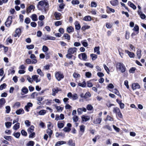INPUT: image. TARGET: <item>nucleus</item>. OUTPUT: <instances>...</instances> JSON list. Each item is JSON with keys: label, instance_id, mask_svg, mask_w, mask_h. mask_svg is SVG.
<instances>
[{"label": "nucleus", "instance_id": "nucleus-9", "mask_svg": "<svg viewBox=\"0 0 146 146\" xmlns=\"http://www.w3.org/2000/svg\"><path fill=\"white\" fill-rule=\"evenodd\" d=\"M132 88L133 90H135L137 89H140V86L139 84L137 83H133L132 84Z\"/></svg>", "mask_w": 146, "mask_h": 146}, {"label": "nucleus", "instance_id": "nucleus-61", "mask_svg": "<svg viewBox=\"0 0 146 146\" xmlns=\"http://www.w3.org/2000/svg\"><path fill=\"white\" fill-rule=\"evenodd\" d=\"M31 22V20L29 17H27L25 19V22L27 24H29Z\"/></svg>", "mask_w": 146, "mask_h": 146}, {"label": "nucleus", "instance_id": "nucleus-24", "mask_svg": "<svg viewBox=\"0 0 146 146\" xmlns=\"http://www.w3.org/2000/svg\"><path fill=\"white\" fill-rule=\"evenodd\" d=\"M141 49L140 48H139L137 50V57L138 59H140L141 56Z\"/></svg>", "mask_w": 146, "mask_h": 146}, {"label": "nucleus", "instance_id": "nucleus-20", "mask_svg": "<svg viewBox=\"0 0 146 146\" xmlns=\"http://www.w3.org/2000/svg\"><path fill=\"white\" fill-rule=\"evenodd\" d=\"M5 102L6 101L4 98H1L0 99V108L2 107Z\"/></svg>", "mask_w": 146, "mask_h": 146}, {"label": "nucleus", "instance_id": "nucleus-23", "mask_svg": "<svg viewBox=\"0 0 146 146\" xmlns=\"http://www.w3.org/2000/svg\"><path fill=\"white\" fill-rule=\"evenodd\" d=\"M16 113L17 115L22 114L24 113V111L23 109L21 108L18 110H17L16 111Z\"/></svg>", "mask_w": 146, "mask_h": 146}, {"label": "nucleus", "instance_id": "nucleus-57", "mask_svg": "<svg viewBox=\"0 0 146 146\" xmlns=\"http://www.w3.org/2000/svg\"><path fill=\"white\" fill-rule=\"evenodd\" d=\"M42 50L44 52H45L48 50V48L47 46L44 45L42 47Z\"/></svg>", "mask_w": 146, "mask_h": 146}, {"label": "nucleus", "instance_id": "nucleus-34", "mask_svg": "<svg viewBox=\"0 0 146 146\" xmlns=\"http://www.w3.org/2000/svg\"><path fill=\"white\" fill-rule=\"evenodd\" d=\"M100 47L97 46L95 47L94 49V51L95 52H97L96 53L98 54H100Z\"/></svg>", "mask_w": 146, "mask_h": 146}, {"label": "nucleus", "instance_id": "nucleus-6", "mask_svg": "<svg viewBox=\"0 0 146 146\" xmlns=\"http://www.w3.org/2000/svg\"><path fill=\"white\" fill-rule=\"evenodd\" d=\"M12 17L11 16H8L5 23V25L7 27H9L12 22Z\"/></svg>", "mask_w": 146, "mask_h": 146}, {"label": "nucleus", "instance_id": "nucleus-53", "mask_svg": "<svg viewBox=\"0 0 146 146\" xmlns=\"http://www.w3.org/2000/svg\"><path fill=\"white\" fill-rule=\"evenodd\" d=\"M80 131L82 133H84L85 131V126L82 125L80 126Z\"/></svg>", "mask_w": 146, "mask_h": 146}, {"label": "nucleus", "instance_id": "nucleus-5", "mask_svg": "<svg viewBox=\"0 0 146 146\" xmlns=\"http://www.w3.org/2000/svg\"><path fill=\"white\" fill-rule=\"evenodd\" d=\"M113 112L116 113V116L117 117L122 118H123V116L119 108L117 107L114 108L113 109Z\"/></svg>", "mask_w": 146, "mask_h": 146}, {"label": "nucleus", "instance_id": "nucleus-58", "mask_svg": "<svg viewBox=\"0 0 146 146\" xmlns=\"http://www.w3.org/2000/svg\"><path fill=\"white\" fill-rule=\"evenodd\" d=\"M37 72L38 74H39L41 76H43L44 74L43 72H42L41 70L40 69H38L37 70Z\"/></svg>", "mask_w": 146, "mask_h": 146}, {"label": "nucleus", "instance_id": "nucleus-64", "mask_svg": "<svg viewBox=\"0 0 146 146\" xmlns=\"http://www.w3.org/2000/svg\"><path fill=\"white\" fill-rule=\"evenodd\" d=\"M85 76L87 78H90L91 77L92 74L89 72H87L85 73Z\"/></svg>", "mask_w": 146, "mask_h": 146}, {"label": "nucleus", "instance_id": "nucleus-36", "mask_svg": "<svg viewBox=\"0 0 146 146\" xmlns=\"http://www.w3.org/2000/svg\"><path fill=\"white\" fill-rule=\"evenodd\" d=\"M90 28V26L84 25L81 28V30L82 31H85L86 29H88Z\"/></svg>", "mask_w": 146, "mask_h": 146}, {"label": "nucleus", "instance_id": "nucleus-55", "mask_svg": "<svg viewBox=\"0 0 146 146\" xmlns=\"http://www.w3.org/2000/svg\"><path fill=\"white\" fill-rule=\"evenodd\" d=\"M71 3L73 5H76L80 3V2L78 0H72Z\"/></svg>", "mask_w": 146, "mask_h": 146}, {"label": "nucleus", "instance_id": "nucleus-38", "mask_svg": "<svg viewBox=\"0 0 146 146\" xmlns=\"http://www.w3.org/2000/svg\"><path fill=\"white\" fill-rule=\"evenodd\" d=\"M136 69L135 67H132L129 70V72L130 73H134Z\"/></svg>", "mask_w": 146, "mask_h": 146}, {"label": "nucleus", "instance_id": "nucleus-26", "mask_svg": "<svg viewBox=\"0 0 146 146\" xmlns=\"http://www.w3.org/2000/svg\"><path fill=\"white\" fill-rule=\"evenodd\" d=\"M35 8V7L34 6L32 5H31L27 8V12L28 13H30L32 9H34Z\"/></svg>", "mask_w": 146, "mask_h": 146}, {"label": "nucleus", "instance_id": "nucleus-11", "mask_svg": "<svg viewBox=\"0 0 146 146\" xmlns=\"http://www.w3.org/2000/svg\"><path fill=\"white\" fill-rule=\"evenodd\" d=\"M75 26V29L76 30L78 31L80 30L81 29V26L79 23V22L77 21H76L74 23Z\"/></svg>", "mask_w": 146, "mask_h": 146}, {"label": "nucleus", "instance_id": "nucleus-4", "mask_svg": "<svg viewBox=\"0 0 146 146\" xmlns=\"http://www.w3.org/2000/svg\"><path fill=\"white\" fill-rule=\"evenodd\" d=\"M55 77L58 81H60L64 78V76L61 72L58 71L56 72Z\"/></svg>", "mask_w": 146, "mask_h": 146}, {"label": "nucleus", "instance_id": "nucleus-35", "mask_svg": "<svg viewBox=\"0 0 146 146\" xmlns=\"http://www.w3.org/2000/svg\"><path fill=\"white\" fill-rule=\"evenodd\" d=\"M21 106V104L19 102H16L14 104L13 107L14 108H18Z\"/></svg>", "mask_w": 146, "mask_h": 146}, {"label": "nucleus", "instance_id": "nucleus-41", "mask_svg": "<svg viewBox=\"0 0 146 146\" xmlns=\"http://www.w3.org/2000/svg\"><path fill=\"white\" fill-rule=\"evenodd\" d=\"M66 142L63 141H58L56 142V145L60 146V145H62L64 144H66Z\"/></svg>", "mask_w": 146, "mask_h": 146}, {"label": "nucleus", "instance_id": "nucleus-44", "mask_svg": "<svg viewBox=\"0 0 146 146\" xmlns=\"http://www.w3.org/2000/svg\"><path fill=\"white\" fill-rule=\"evenodd\" d=\"M47 133L49 135L50 137L52 133V131L50 128H48L47 130Z\"/></svg>", "mask_w": 146, "mask_h": 146}, {"label": "nucleus", "instance_id": "nucleus-15", "mask_svg": "<svg viewBox=\"0 0 146 146\" xmlns=\"http://www.w3.org/2000/svg\"><path fill=\"white\" fill-rule=\"evenodd\" d=\"M45 38H44L43 39L45 40H55L56 38L55 37H53L52 36H50L49 35H45L44 36Z\"/></svg>", "mask_w": 146, "mask_h": 146}, {"label": "nucleus", "instance_id": "nucleus-56", "mask_svg": "<svg viewBox=\"0 0 146 146\" xmlns=\"http://www.w3.org/2000/svg\"><path fill=\"white\" fill-rule=\"evenodd\" d=\"M101 121V119H94L93 122L94 124H96L100 123Z\"/></svg>", "mask_w": 146, "mask_h": 146}, {"label": "nucleus", "instance_id": "nucleus-2", "mask_svg": "<svg viewBox=\"0 0 146 146\" xmlns=\"http://www.w3.org/2000/svg\"><path fill=\"white\" fill-rule=\"evenodd\" d=\"M77 49L75 47H70L68 49L67 52L68 53L66 55V57L69 59L72 58L74 60H75L76 57L75 56L72 55L73 54L76 53V54Z\"/></svg>", "mask_w": 146, "mask_h": 146}, {"label": "nucleus", "instance_id": "nucleus-45", "mask_svg": "<svg viewBox=\"0 0 146 146\" xmlns=\"http://www.w3.org/2000/svg\"><path fill=\"white\" fill-rule=\"evenodd\" d=\"M74 78H80V75L77 72H74L73 75Z\"/></svg>", "mask_w": 146, "mask_h": 146}, {"label": "nucleus", "instance_id": "nucleus-51", "mask_svg": "<svg viewBox=\"0 0 146 146\" xmlns=\"http://www.w3.org/2000/svg\"><path fill=\"white\" fill-rule=\"evenodd\" d=\"M13 135L16 138H18L20 135V132L14 133L13 134Z\"/></svg>", "mask_w": 146, "mask_h": 146}, {"label": "nucleus", "instance_id": "nucleus-30", "mask_svg": "<svg viewBox=\"0 0 146 146\" xmlns=\"http://www.w3.org/2000/svg\"><path fill=\"white\" fill-rule=\"evenodd\" d=\"M57 125L58 127L60 129L62 128L64 126L63 123L61 121L58 122Z\"/></svg>", "mask_w": 146, "mask_h": 146}, {"label": "nucleus", "instance_id": "nucleus-28", "mask_svg": "<svg viewBox=\"0 0 146 146\" xmlns=\"http://www.w3.org/2000/svg\"><path fill=\"white\" fill-rule=\"evenodd\" d=\"M91 20V17L89 15L86 16L83 19V20L86 21H90Z\"/></svg>", "mask_w": 146, "mask_h": 146}, {"label": "nucleus", "instance_id": "nucleus-18", "mask_svg": "<svg viewBox=\"0 0 146 146\" xmlns=\"http://www.w3.org/2000/svg\"><path fill=\"white\" fill-rule=\"evenodd\" d=\"M106 8L107 9L106 10V12L108 13H110L111 12L114 13L115 11L114 9L110 7L109 6H107Z\"/></svg>", "mask_w": 146, "mask_h": 146}, {"label": "nucleus", "instance_id": "nucleus-25", "mask_svg": "<svg viewBox=\"0 0 146 146\" xmlns=\"http://www.w3.org/2000/svg\"><path fill=\"white\" fill-rule=\"evenodd\" d=\"M78 86L81 87L82 88H85L86 87V84L85 81H83L82 83H78Z\"/></svg>", "mask_w": 146, "mask_h": 146}, {"label": "nucleus", "instance_id": "nucleus-40", "mask_svg": "<svg viewBox=\"0 0 146 146\" xmlns=\"http://www.w3.org/2000/svg\"><path fill=\"white\" fill-rule=\"evenodd\" d=\"M20 124L17 123L15 124L13 127V129L15 130H16L19 128Z\"/></svg>", "mask_w": 146, "mask_h": 146}, {"label": "nucleus", "instance_id": "nucleus-22", "mask_svg": "<svg viewBox=\"0 0 146 146\" xmlns=\"http://www.w3.org/2000/svg\"><path fill=\"white\" fill-rule=\"evenodd\" d=\"M67 31L68 33L73 32L74 31V28L72 26H69L67 27Z\"/></svg>", "mask_w": 146, "mask_h": 146}, {"label": "nucleus", "instance_id": "nucleus-63", "mask_svg": "<svg viewBox=\"0 0 146 146\" xmlns=\"http://www.w3.org/2000/svg\"><path fill=\"white\" fill-rule=\"evenodd\" d=\"M38 95V94L37 92H34L31 95V96L32 98H34L35 97L37 96Z\"/></svg>", "mask_w": 146, "mask_h": 146}, {"label": "nucleus", "instance_id": "nucleus-49", "mask_svg": "<svg viewBox=\"0 0 146 146\" xmlns=\"http://www.w3.org/2000/svg\"><path fill=\"white\" fill-rule=\"evenodd\" d=\"M35 143L33 141H29L27 144V146H34Z\"/></svg>", "mask_w": 146, "mask_h": 146}, {"label": "nucleus", "instance_id": "nucleus-33", "mask_svg": "<svg viewBox=\"0 0 146 146\" xmlns=\"http://www.w3.org/2000/svg\"><path fill=\"white\" fill-rule=\"evenodd\" d=\"M67 144L70 146H75V143L73 142L72 139L69 140Z\"/></svg>", "mask_w": 146, "mask_h": 146}, {"label": "nucleus", "instance_id": "nucleus-42", "mask_svg": "<svg viewBox=\"0 0 146 146\" xmlns=\"http://www.w3.org/2000/svg\"><path fill=\"white\" fill-rule=\"evenodd\" d=\"M22 91L25 94H26L28 92V89L26 87H24L22 88Z\"/></svg>", "mask_w": 146, "mask_h": 146}, {"label": "nucleus", "instance_id": "nucleus-1", "mask_svg": "<svg viewBox=\"0 0 146 146\" xmlns=\"http://www.w3.org/2000/svg\"><path fill=\"white\" fill-rule=\"evenodd\" d=\"M49 3L47 0H43L39 2L37 5V7L40 10H43L45 11L48 10Z\"/></svg>", "mask_w": 146, "mask_h": 146}, {"label": "nucleus", "instance_id": "nucleus-32", "mask_svg": "<svg viewBox=\"0 0 146 146\" xmlns=\"http://www.w3.org/2000/svg\"><path fill=\"white\" fill-rule=\"evenodd\" d=\"M34 130V127L33 126H31L30 127L27 129V131L28 133H30L33 132Z\"/></svg>", "mask_w": 146, "mask_h": 146}, {"label": "nucleus", "instance_id": "nucleus-50", "mask_svg": "<svg viewBox=\"0 0 146 146\" xmlns=\"http://www.w3.org/2000/svg\"><path fill=\"white\" fill-rule=\"evenodd\" d=\"M87 87L90 88L93 86V84L91 82V80H89L87 82Z\"/></svg>", "mask_w": 146, "mask_h": 146}, {"label": "nucleus", "instance_id": "nucleus-16", "mask_svg": "<svg viewBox=\"0 0 146 146\" xmlns=\"http://www.w3.org/2000/svg\"><path fill=\"white\" fill-rule=\"evenodd\" d=\"M61 15L60 13L58 12H55L54 14L56 19L57 20H60V17Z\"/></svg>", "mask_w": 146, "mask_h": 146}, {"label": "nucleus", "instance_id": "nucleus-8", "mask_svg": "<svg viewBox=\"0 0 146 146\" xmlns=\"http://www.w3.org/2000/svg\"><path fill=\"white\" fill-rule=\"evenodd\" d=\"M33 61H31V60L29 58L27 59L26 60L25 62L27 64H29L31 63L36 64L37 62V60L35 59H33Z\"/></svg>", "mask_w": 146, "mask_h": 146}, {"label": "nucleus", "instance_id": "nucleus-13", "mask_svg": "<svg viewBox=\"0 0 146 146\" xmlns=\"http://www.w3.org/2000/svg\"><path fill=\"white\" fill-rule=\"evenodd\" d=\"M125 53H127L129 57L131 58H133L135 57V54L134 53L130 52L129 50H125Z\"/></svg>", "mask_w": 146, "mask_h": 146}, {"label": "nucleus", "instance_id": "nucleus-52", "mask_svg": "<svg viewBox=\"0 0 146 146\" xmlns=\"http://www.w3.org/2000/svg\"><path fill=\"white\" fill-rule=\"evenodd\" d=\"M55 107L58 111H62L64 109L63 107H61L60 106H56Z\"/></svg>", "mask_w": 146, "mask_h": 146}, {"label": "nucleus", "instance_id": "nucleus-47", "mask_svg": "<svg viewBox=\"0 0 146 146\" xmlns=\"http://www.w3.org/2000/svg\"><path fill=\"white\" fill-rule=\"evenodd\" d=\"M26 47L27 49L30 50L33 49L34 47V45L33 44H32L29 45H27Z\"/></svg>", "mask_w": 146, "mask_h": 146}, {"label": "nucleus", "instance_id": "nucleus-27", "mask_svg": "<svg viewBox=\"0 0 146 146\" xmlns=\"http://www.w3.org/2000/svg\"><path fill=\"white\" fill-rule=\"evenodd\" d=\"M39 76L38 75H35L32 76V78L34 81H35L36 82H38L40 81V80H38V78Z\"/></svg>", "mask_w": 146, "mask_h": 146}, {"label": "nucleus", "instance_id": "nucleus-59", "mask_svg": "<svg viewBox=\"0 0 146 146\" xmlns=\"http://www.w3.org/2000/svg\"><path fill=\"white\" fill-rule=\"evenodd\" d=\"M129 33L127 31H126L125 38L126 39L128 40L129 38Z\"/></svg>", "mask_w": 146, "mask_h": 146}, {"label": "nucleus", "instance_id": "nucleus-46", "mask_svg": "<svg viewBox=\"0 0 146 146\" xmlns=\"http://www.w3.org/2000/svg\"><path fill=\"white\" fill-rule=\"evenodd\" d=\"M84 65L90 68H92L93 67V66L90 62H86L85 63Z\"/></svg>", "mask_w": 146, "mask_h": 146}, {"label": "nucleus", "instance_id": "nucleus-48", "mask_svg": "<svg viewBox=\"0 0 146 146\" xmlns=\"http://www.w3.org/2000/svg\"><path fill=\"white\" fill-rule=\"evenodd\" d=\"M97 6V3L95 2L92 1L91 2V7H96Z\"/></svg>", "mask_w": 146, "mask_h": 146}, {"label": "nucleus", "instance_id": "nucleus-43", "mask_svg": "<svg viewBox=\"0 0 146 146\" xmlns=\"http://www.w3.org/2000/svg\"><path fill=\"white\" fill-rule=\"evenodd\" d=\"M5 124L7 128L8 129L10 128L11 127L12 125V123L11 122H6L5 123Z\"/></svg>", "mask_w": 146, "mask_h": 146}, {"label": "nucleus", "instance_id": "nucleus-54", "mask_svg": "<svg viewBox=\"0 0 146 146\" xmlns=\"http://www.w3.org/2000/svg\"><path fill=\"white\" fill-rule=\"evenodd\" d=\"M5 108L6 109V112L7 113H9L11 110V108L10 106H7L5 107Z\"/></svg>", "mask_w": 146, "mask_h": 146}, {"label": "nucleus", "instance_id": "nucleus-60", "mask_svg": "<svg viewBox=\"0 0 146 146\" xmlns=\"http://www.w3.org/2000/svg\"><path fill=\"white\" fill-rule=\"evenodd\" d=\"M6 86L7 85L5 83H3V84L1 85L0 86V90H3V89L5 88Z\"/></svg>", "mask_w": 146, "mask_h": 146}, {"label": "nucleus", "instance_id": "nucleus-17", "mask_svg": "<svg viewBox=\"0 0 146 146\" xmlns=\"http://www.w3.org/2000/svg\"><path fill=\"white\" fill-rule=\"evenodd\" d=\"M110 4L113 6H115L118 4V0H114L110 1Z\"/></svg>", "mask_w": 146, "mask_h": 146}, {"label": "nucleus", "instance_id": "nucleus-31", "mask_svg": "<svg viewBox=\"0 0 146 146\" xmlns=\"http://www.w3.org/2000/svg\"><path fill=\"white\" fill-rule=\"evenodd\" d=\"M31 17L33 21H36L38 20L37 16L35 14L32 15Z\"/></svg>", "mask_w": 146, "mask_h": 146}, {"label": "nucleus", "instance_id": "nucleus-21", "mask_svg": "<svg viewBox=\"0 0 146 146\" xmlns=\"http://www.w3.org/2000/svg\"><path fill=\"white\" fill-rule=\"evenodd\" d=\"M14 66L11 67L8 71V75H9L10 74H13L15 72V71L14 70Z\"/></svg>", "mask_w": 146, "mask_h": 146}, {"label": "nucleus", "instance_id": "nucleus-10", "mask_svg": "<svg viewBox=\"0 0 146 146\" xmlns=\"http://www.w3.org/2000/svg\"><path fill=\"white\" fill-rule=\"evenodd\" d=\"M21 31L20 28H17L15 30V34L14 35L15 37H16L17 36L19 37L21 35Z\"/></svg>", "mask_w": 146, "mask_h": 146}, {"label": "nucleus", "instance_id": "nucleus-39", "mask_svg": "<svg viewBox=\"0 0 146 146\" xmlns=\"http://www.w3.org/2000/svg\"><path fill=\"white\" fill-rule=\"evenodd\" d=\"M61 90L60 89L58 88V87H56L55 88H54L52 89V91L53 92H55L57 93L58 91H61Z\"/></svg>", "mask_w": 146, "mask_h": 146}, {"label": "nucleus", "instance_id": "nucleus-3", "mask_svg": "<svg viewBox=\"0 0 146 146\" xmlns=\"http://www.w3.org/2000/svg\"><path fill=\"white\" fill-rule=\"evenodd\" d=\"M117 69H119L121 73H124L126 70V68L122 62H117L115 64Z\"/></svg>", "mask_w": 146, "mask_h": 146}, {"label": "nucleus", "instance_id": "nucleus-19", "mask_svg": "<svg viewBox=\"0 0 146 146\" xmlns=\"http://www.w3.org/2000/svg\"><path fill=\"white\" fill-rule=\"evenodd\" d=\"M127 4L134 10H135L136 9L135 5L130 1L128 2Z\"/></svg>", "mask_w": 146, "mask_h": 146}, {"label": "nucleus", "instance_id": "nucleus-62", "mask_svg": "<svg viewBox=\"0 0 146 146\" xmlns=\"http://www.w3.org/2000/svg\"><path fill=\"white\" fill-rule=\"evenodd\" d=\"M86 108L88 110H91L93 109V107L91 105L88 104Z\"/></svg>", "mask_w": 146, "mask_h": 146}, {"label": "nucleus", "instance_id": "nucleus-12", "mask_svg": "<svg viewBox=\"0 0 146 146\" xmlns=\"http://www.w3.org/2000/svg\"><path fill=\"white\" fill-rule=\"evenodd\" d=\"M33 104L31 102H28L27 103V105L25 106V109L27 111H29L30 107L33 106Z\"/></svg>", "mask_w": 146, "mask_h": 146}, {"label": "nucleus", "instance_id": "nucleus-7", "mask_svg": "<svg viewBox=\"0 0 146 146\" xmlns=\"http://www.w3.org/2000/svg\"><path fill=\"white\" fill-rule=\"evenodd\" d=\"M79 58L80 59H82L84 61H86L87 58V55L85 53H81L78 55Z\"/></svg>", "mask_w": 146, "mask_h": 146}, {"label": "nucleus", "instance_id": "nucleus-29", "mask_svg": "<svg viewBox=\"0 0 146 146\" xmlns=\"http://www.w3.org/2000/svg\"><path fill=\"white\" fill-rule=\"evenodd\" d=\"M133 30L134 31L136 32L137 34L139 33V26L135 24Z\"/></svg>", "mask_w": 146, "mask_h": 146}, {"label": "nucleus", "instance_id": "nucleus-37", "mask_svg": "<svg viewBox=\"0 0 146 146\" xmlns=\"http://www.w3.org/2000/svg\"><path fill=\"white\" fill-rule=\"evenodd\" d=\"M90 57L93 60H96L98 56L97 55L94 54H90Z\"/></svg>", "mask_w": 146, "mask_h": 146}, {"label": "nucleus", "instance_id": "nucleus-14", "mask_svg": "<svg viewBox=\"0 0 146 146\" xmlns=\"http://www.w3.org/2000/svg\"><path fill=\"white\" fill-rule=\"evenodd\" d=\"M62 39H67L68 40H70V36L67 33H64L62 37Z\"/></svg>", "mask_w": 146, "mask_h": 146}]
</instances>
